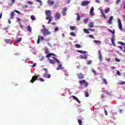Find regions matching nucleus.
Listing matches in <instances>:
<instances>
[{
    "instance_id": "nucleus-1",
    "label": "nucleus",
    "mask_w": 125,
    "mask_h": 125,
    "mask_svg": "<svg viewBox=\"0 0 125 125\" xmlns=\"http://www.w3.org/2000/svg\"><path fill=\"white\" fill-rule=\"evenodd\" d=\"M46 14V20H48V24H49L52 21V16H51V11L49 10H46L45 11Z\"/></svg>"
},
{
    "instance_id": "nucleus-2",
    "label": "nucleus",
    "mask_w": 125,
    "mask_h": 125,
    "mask_svg": "<svg viewBox=\"0 0 125 125\" xmlns=\"http://www.w3.org/2000/svg\"><path fill=\"white\" fill-rule=\"evenodd\" d=\"M53 60L48 59V61L50 64H55L56 62H58L59 64L60 63V62L59 61V60H58V59H57V58L53 57Z\"/></svg>"
},
{
    "instance_id": "nucleus-3",
    "label": "nucleus",
    "mask_w": 125,
    "mask_h": 125,
    "mask_svg": "<svg viewBox=\"0 0 125 125\" xmlns=\"http://www.w3.org/2000/svg\"><path fill=\"white\" fill-rule=\"evenodd\" d=\"M41 32L43 33V36H49V35L51 34L50 32L48 31V30H47L46 28L42 29Z\"/></svg>"
},
{
    "instance_id": "nucleus-4",
    "label": "nucleus",
    "mask_w": 125,
    "mask_h": 125,
    "mask_svg": "<svg viewBox=\"0 0 125 125\" xmlns=\"http://www.w3.org/2000/svg\"><path fill=\"white\" fill-rule=\"evenodd\" d=\"M39 77H40V75H34L32 77V79L30 81V83H35V82H36V81H39Z\"/></svg>"
},
{
    "instance_id": "nucleus-5",
    "label": "nucleus",
    "mask_w": 125,
    "mask_h": 125,
    "mask_svg": "<svg viewBox=\"0 0 125 125\" xmlns=\"http://www.w3.org/2000/svg\"><path fill=\"white\" fill-rule=\"evenodd\" d=\"M79 83L81 85L83 84L84 86H88V83L84 80H80Z\"/></svg>"
},
{
    "instance_id": "nucleus-6",
    "label": "nucleus",
    "mask_w": 125,
    "mask_h": 125,
    "mask_svg": "<svg viewBox=\"0 0 125 125\" xmlns=\"http://www.w3.org/2000/svg\"><path fill=\"white\" fill-rule=\"evenodd\" d=\"M90 3V1L88 0H84L81 2L82 6H87Z\"/></svg>"
},
{
    "instance_id": "nucleus-7",
    "label": "nucleus",
    "mask_w": 125,
    "mask_h": 125,
    "mask_svg": "<svg viewBox=\"0 0 125 125\" xmlns=\"http://www.w3.org/2000/svg\"><path fill=\"white\" fill-rule=\"evenodd\" d=\"M118 23L119 29H120L121 31H123V25L122 24V21H121V20L120 19H118Z\"/></svg>"
},
{
    "instance_id": "nucleus-8",
    "label": "nucleus",
    "mask_w": 125,
    "mask_h": 125,
    "mask_svg": "<svg viewBox=\"0 0 125 125\" xmlns=\"http://www.w3.org/2000/svg\"><path fill=\"white\" fill-rule=\"evenodd\" d=\"M77 77L79 80H83V79H84V76L82 73H80L77 74Z\"/></svg>"
},
{
    "instance_id": "nucleus-9",
    "label": "nucleus",
    "mask_w": 125,
    "mask_h": 125,
    "mask_svg": "<svg viewBox=\"0 0 125 125\" xmlns=\"http://www.w3.org/2000/svg\"><path fill=\"white\" fill-rule=\"evenodd\" d=\"M41 40V41H44V38L42 36L40 37V36H38V40H37V43L38 44H39V43H40V42Z\"/></svg>"
},
{
    "instance_id": "nucleus-10",
    "label": "nucleus",
    "mask_w": 125,
    "mask_h": 125,
    "mask_svg": "<svg viewBox=\"0 0 125 125\" xmlns=\"http://www.w3.org/2000/svg\"><path fill=\"white\" fill-rule=\"evenodd\" d=\"M55 56V57H57V56L54 54V53H49L46 56V58H49V57H51V56Z\"/></svg>"
},
{
    "instance_id": "nucleus-11",
    "label": "nucleus",
    "mask_w": 125,
    "mask_h": 125,
    "mask_svg": "<svg viewBox=\"0 0 125 125\" xmlns=\"http://www.w3.org/2000/svg\"><path fill=\"white\" fill-rule=\"evenodd\" d=\"M43 77L47 79H50V77H51V75L49 74H47V73H45Z\"/></svg>"
},
{
    "instance_id": "nucleus-12",
    "label": "nucleus",
    "mask_w": 125,
    "mask_h": 125,
    "mask_svg": "<svg viewBox=\"0 0 125 125\" xmlns=\"http://www.w3.org/2000/svg\"><path fill=\"white\" fill-rule=\"evenodd\" d=\"M93 11H94V7H91L90 11V14L91 16H94V15Z\"/></svg>"
},
{
    "instance_id": "nucleus-13",
    "label": "nucleus",
    "mask_w": 125,
    "mask_h": 125,
    "mask_svg": "<svg viewBox=\"0 0 125 125\" xmlns=\"http://www.w3.org/2000/svg\"><path fill=\"white\" fill-rule=\"evenodd\" d=\"M66 11H67V8L64 7L62 11V14L63 16H66V15L67 14L66 13Z\"/></svg>"
},
{
    "instance_id": "nucleus-14",
    "label": "nucleus",
    "mask_w": 125,
    "mask_h": 125,
    "mask_svg": "<svg viewBox=\"0 0 125 125\" xmlns=\"http://www.w3.org/2000/svg\"><path fill=\"white\" fill-rule=\"evenodd\" d=\"M72 97L73 99H74V100H76V101H77L78 103L81 104V101H80V100H79V99L77 98V97L75 96H72Z\"/></svg>"
},
{
    "instance_id": "nucleus-15",
    "label": "nucleus",
    "mask_w": 125,
    "mask_h": 125,
    "mask_svg": "<svg viewBox=\"0 0 125 125\" xmlns=\"http://www.w3.org/2000/svg\"><path fill=\"white\" fill-rule=\"evenodd\" d=\"M60 16H61V15H60V13H57L55 16V18L56 20H58L60 19Z\"/></svg>"
},
{
    "instance_id": "nucleus-16",
    "label": "nucleus",
    "mask_w": 125,
    "mask_h": 125,
    "mask_svg": "<svg viewBox=\"0 0 125 125\" xmlns=\"http://www.w3.org/2000/svg\"><path fill=\"white\" fill-rule=\"evenodd\" d=\"M111 42H112V43L113 45L114 46H116V44H115V37L114 36H113L111 38Z\"/></svg>"
},
{
    "instance_id": "nucleus-17",
    "label": "nucleus",
    "mask_w": 125,
    "mask_h": 125,
    "mask_svg": "<svg viewBox=\"0 0 125 125\" xmlns=\"http://www.w3.org/2000/svg\"><path fill=\"white\" fill-rule=\"evenodd\" d=\"M14 15H15V13L14 12H11L10 14V19H14Z\"/></svg>"
},
{
    "instance_id": "nucleus-18",
    "label": "nucleus",
    "mask_w": 125,
    "mask_h": 125,
    "mask_svg": "<svg viewBox=\"0 0 125 125\" xmlns=\"http://www.w3.org/2000/svg\"><path fill=\"white\" fill-rule=\"evenodd\" d=\"M94 26V22H91L89 23L88 24L89 28H93Z\"/></svg>"
},
{
    "instance_id": "nucleus-19",
    "label": "nucleus",
    "mask_w": 125,
    "mask_h": 125,
    "mask_svg": "<svg viewBox=\"0 0 125 125\" xmlns=\"http://www.w3.org/2000/svg\"><path fill=\"white\" fill-rule=\"evenodd\" d=\"M47 3H49V4H50L51 5H53V4H54V1L48 0Z\"/></svg>"
},
{
    "instance_id": "nucleus-20",
    "label": "nucleus",
    "mask_w": 125,
    "mask_h": 125,
    "mask_svg": "<svg viewBox=\"0 0 125 125\" xmlns=\"http://www.w3.org/2000/svg\"><path fill=\"white\" fill-rule=\"evenodd\" d=\"M80 58L81 59H87V56L86 55H84V56L82 55L80 56Z\"/></svg>"
},
{
    "instance_id": "nucleus-21",
    "label": "nucleus",
    "mask_w": 125,
    "mask_h": 125,
    "mask_svg": "<svg viewBox=\"0 0 125 125\" xmlns=\"http://www.w3.org/2000/svg\"><path fill=\"white\" fill-rule=\"evenodd\" d=\"M93 42L97 43L98 45H100V44H101V41H100L94 40L93 41Z\"/></svg>"
},
{
    "instance_id": "nucleus-22",
    "label": "nucleus",
    "mask_w": 125,
    "mask_h": 125,
    "mask_svg": "<svg viewBox=\"0 0 125 125\" xmlns=\"http://www.w3.org/2000/svg\"><path fill=\"white\" fill-rule=\"evenodd\" d=\"M77 52L78 53H82V54H85L86 53V51H85L78 50Z\"/></svg>"
},
{
    "instance_id": "nucleus-23",
    "label": "nucleus",
    "mask_w": 125,
    "mask_h": 125,
    "mask_svg": "<svg viewBox=\"0 0 125 125\" xmlns=\"http://www.w3.org/2000/svg\"><path fill=\"white\" fill-rule=\"evenodd\" d=\"M113 16H111L109 18V20L108 21V23H109V24H111V23H112V21L113 20Z\"/></svg>"
},
{
    "instance_id": "nucleus-24",
    "label": "nucleus",
    "mask_w": 125,
    "mask_h": 125,
    "mask_svg": "<svg viewBox=\"0 0 125 125\" xmlns=\"http://www.w3.org/2000/svg\"><path fill=\"white\" fill-rule=\"evenodd\" d=\"M59 66L58 68H57V70H62V64L61 63H59Z\"/></svg>"
},
{
    "instance_id": "nucleus-25",
    "label": "nucleus",
    "mask_w": 125,
    "mask_h": 125,
    "mask_svg": "<svg viewBox=\"0 0 125 125\" xmlns=\"http://www.w3.org/2000/svg\"><path fill=\"white\" fill-rule=\"evenodd\" d=\"M27 30L28 31V32H30V33L32 32V27H31V26L30 25L27 26Z\"/></svg>"
},
{
    "instance_id": "nucleus-26",
    "label": "nucleus",
    "mask_w": 125,
    "mask_h": 125,
    "mask_svg": "<svg viewBox=\"0 0 125 125\" xmlns=\"http://www.w3.org/2000/svg\"><path fill=\"white\" fill-rule=\"evenodd\" d=\"M4 42H6V43H9L11 42V40L10 39H5Z\"/></svg>"
},
{
    "instance_id": "nucleus-27",
    "label": "nucleus",
    "mask_w": 125,
    "mask_h": 125,
    "mask_svg": "<svg viewBox=\"0 0 125 125\" xmlns=\"http://www.w3.org/2000/svg\"><path fill=\"white\" fill-rule=\"evenodd\" d=\"M77 21H80L81 20V16H80V14H79V13H77Z\"/></svg>"
},
{
    "instance_id": "nucleus-28",
    "label": "nucleus",
    "mask_w": 125,
    "mask_h": 125,
    "mask_svg": "<svg viewBox=\"0 0 125 125\" xmlns=\"http://www.w3.org/2000/svg\"><path fill=\"white\" fill-rule=\"evenodd\" d=\"M30 18L32 21H35L36 20V18L35 17V16L34 15H31L30 17Z\"/></svg>"
},
{
    "instance_id": "nucleus-29",
    "label": "nucleus",
    "mask_w": 125,
    "mask_h": 125,
    "mask_svg": "<svg viewBox=\"0 0 125 125\" xmlns=\"http://www.w3.org/2000/svg\"><path fill=\"white\" fill-rule=\"evenodd\" d=\"M70 29L71 30V31H74V30H76V26H70Z\"/></svg>"
},
{
    "instance_id": "nucleus-30",
    "label": "nucleus",
    "mask_w": 125,
    "mask_h": 125,
    "mask_svg": "<svg viewBox=\"0 0 125 125\" xmlns=\"http://www.w3.org/2000/svg\"><path fill=\"white\" fill-rule=\"evenodd\" d=\"M22 41V38H20L18 40L16 41V42L17 43H19V42H21Z\"/></svg>"
},
{
    "instance_id": "nucleus-31",
    "label": "nucleus",
    "mask_w": 125,
    "mask_h": 125,
    "mask_svg": "<svg viewBox=\"0 0 125 125\" xmlns=\"http://www.w3.org/2000/svg\"><path fill=\"white\" fill-rule=\"evenodd\" d=\"M44 52H45V54H48L49 52V50H48V48H46L45 49Z\"/></svg>"
},
{
    "instance_id": "nucleus-32",
    "label": "nucleus",
    "mask_w": 125,
    "mask_h": 125,
    "mask_svg": "<svg viewBox=\"0 0 125 125\" xmlns=\"http://www.w3.org/2000/svg\"><path fill=\"white\" fill-rule=\"evenodd\" d=\"M78 123L79 125H82L83 121H82V120H81V119H79V120H78Z\"/></svg>"
},
{
    "instance_id": "nucleus-33",
    "label": "nucleus",
    "mask_w": 125,
    "mask_h": 125,
    "mask_svg": "<svg viewBox=\"0 0 125 125\" xmlns=\"http://www.w3.org/2000/svg\"><path fill=\"white\" fill-rule=\"evenodd\" d=\"M83 31L84 32V33H85L86 34H89V31H88V30L84 28L83 29Z\"/></svg>"
},
{
    "instance_id": "nucleus-34",
    "label": "nucleus",
    "mask_w": 125,
    "mask_h": 125,
    "mask_svg": "<svg viewBox=\"0 0 125 125\" xmlns=\"http://www.w3.org/2000/svg\"><path fill=\"white\" fill-rule=\"evenodd\" d=\"M84 94H85V96L86 97H88V96H89V94L88 93V92L85 91L84 92Z\"/></svg>"
},
{
    "instance_id": "nucleus-35",
    "label": "nucleus",
    "mask_w": 125,
    "mask_h": 125,
    "mask_svg": "<svg viewBox=\"0 0 125 125\" xmlns=\"http://www.w3.org/2000/svg\"><path fill=\"white\" fill-rule=\"evenodd\" d=\"M108 12H110V8H107L104 11V13H108Z\"/></svg>"
},
{
    "instance_id": "nucleus-36",
    "label": "nucleus",
    "mask_w": 125,
    "mask_h": 125,
    "mask_svg": "<svg viewBox=\"0 0 125 125\" xmlns=\"http://www.w3.org/2000/svg\"><path fill=\"white\" fill-rule=\"evenodd\" d=\"M103 81L104 82V83L105 84H108V82H107V80H106V79L104 78L103 79Z\"/></svg>"
},
{
    "instance_id": "nucleus-37",
    "label": "nucleus",
    "mask_w": 125,
    "mask_h": 125,
    "mask_svg": "<svg viewBox=\"0 0 125 125\" xmlns=\"http://www.w3.org/2000/svg\"><path fill=\"white\" fill-rule=\"evenodd\" d=\"M75 47H76L77 48H81V45H80V44H75Z\"/></svg>"
},
{
    "instance_id": "nucleus-38",
    "label": "nucleus",
    "mask_w": 125,
    "mask_h": 125,
    "mask_svg": "<svg viewBox=\"0 0 125 125\" xmlns=\"http://www.w3.org/2000/svg\"><path fill=\"white\" fill-rule=\"evenodd\" d=\"M70 36H72L73 37H75L76 36V33L74 32H72L70 33Z\"/></svg>"
},
{
    "instance_id": "nucleus-39",
    "label": "nucleus",
    "mask_w": 125,
    "mask_h": 125,
    "mask_svg": "<svg viewBox=\"0 0 125 125\" xmlns=\"http://www.w3.org/2000/svg\"><path fill=\"white\" fill-rule=\"evenodd\" d=\"M118 43L121 45H125V43L122 42H118Z\"/></svg>"
},
{
    "instance_id": "nucleus-40",
    "label": "nucleus",
    "mask_w": 125,
    "mask_h": 125,
    "mask_svg": "<svg viewBox=\"0 0 125 125\" xmlns=\"http://www.w3.org/2000/svg\"><path fill=\"white\" fill-rule=\"evenodd\" d=\"M118 84H125V81H122L120 82V83H118Z\"/></svg>"
},
{
    "instance_id": "nucleus-41",
    "label": "nucleus",
    "mask_w": 125,
    "mask_h": 125,
    "mask_svg": "<svg viewBox=\"0 0 125 125\" xmlns=\"http://www.w3.org/2000/svg\"><path fill=\"white\" fill-rule=\"evenodd\" d=\"M37 1L38 2H39V3H40L41 5H42V0H37Z\"/></svg>"
},
{
    "instance_id": "nucleus-42",
    "label": "nucleus",
    "mask_w": 125,
    "mask_h": 125,
    "mask_svg": "<svg viewBox=\"0 0 125 125\" xmlns=\"http://www.w3.org/2000/svg\"><path fill=\"white\" fill-rule=\"evenodd\" d=\"M87 21H88V19H84V22L86 23H87Z\"/></svg>"
},
{
    "instance_id": "nucleus-43",
    "label": "nucleus",
    "mask_w": 125,
    "mask_h": 125,
    "mask_svg": "<svg viewBox=\"0 0 125 125\" xmlns=\"http://www.w3.org/2000/svg\"><path fill=\"white\" fill-rule=\"evenodd\" d=\"M99 59L101 61H102V55H99Z\"/></svg>"
},
{
    "instance_id": "nucleus-44",
    "label": "nucleus",
    "mask_w": 125,
    "mask_h": 125,
    "mask_svg": "<svg viewBox=\"0 0 125 125\" xmlns=\"http://www.w3.org/2000/svg\"><path fill=\"white\" fill-rule=\"evenodd\" d=\"M14 11H15V12H16V13H18V14H21V13L20 12H19V11L15 10Z\"/></svg>"
},
{
    "instance_id": "nucleus-45",
    "label": "nucleus",
    "mask_w": 125,
    "mask_h": 125,
    "mask_svg": "<svg viewBox=\"0 0 125 125\" xmlns=\"http://www.w3.org/2000/svg\"><path fill=\"white\" fill-rule=\"evenodd\" d=\"M120 2H121V0H116V4H119V3H120Z\"/></svg>"
},
{
    "instance_id": "nucleus-46",
    "label": "nucleus",
    "mask_w": 125,
    "mask_h": 125,
    "mask_svg": "<svg viewBox=\"0 0 125 125\" xmlns=\"http://www.w3.org/2000/svg\"><path fill=\"white\" fill-rule=\"evenodd\" d=\"M54 31H55V32H57V31H59V28H58V27H56L55 28Z\"/></svg>"
},
{
    "instance_id": "nucleus-47",
    "label": "nucleus",
    "mask_w": 125,
    "mask_h": 125,
    "mask_svg": "<svg viewBox=\"0 0 125 125\" xmlns=\"http://www.w3.org/2000/svg\"><path fill=\"white\" fill-rule=\"evenodd\" d=\"M117 75H118V76H121V72H120L119 71H117Z\"/></svg>"
},
{
    "instance_id": "nucleus-48",
    "label": "nucleus",
    "mask_w": 125,
    "mask_h": 125,
    "mask_svg": "<svg viewBox=\"0 0 125 125\" xmlns=\"http://www.w3.org/2000/svg\"><path fill=\"white\" fill-rule=\"evenodd\" d=\"M91 62H92L91 61H89L87 63V65H90V64H91Z\"/></svg>"
},
{
    "instance_id": "nucleus-49",
    "label": "nucleus",
    "mask_w": 125,
    "mask_h": 125,
    "mask_svg": "<svg viewBox=\"0 0 125 125\" xmlns=\"http://www.w3.org/2000/svg\"><path fill=\"white\" fill-rule=\"evenodd\" d=\"M22 8H28V5H24L22 6Z\"/></svg>"
},
{
    "instance_id": "nucleus-50",
    "label": "nucleus",
    "mask_w": 125,
    "mask_h": 125,
    "mask_svg": "<svg viewBox=\"0 0 125 125\" xmlns=\"http://www.w3.org/2000/svg\"><path fill=\"white\" fill-rule=\"evenodd\" d=\"M102 15L104 19H106V18H107V17H106V15H105V14H103Z\"/></svg>"
},
{
    "instance_id": "nucleus-51",
    "label": "nucleus",
    "mask_w": 125,
    "mask_h": 125,
    "mask_svg": "<svg viewBox=\"0 0 125 125\" xmlns=\"http://www.w3.org/2000/svg\"><path fill=\"white\" fill-rule=\"evenodd\" d=\"M36 66H37V63H34L33 65H32V68H35V67H36Z\"/></svg>"
},
{
    "instance_id": "nucleus-52",
    "label": "nucleus",
    "mask_w": 125,
    "mask_h": 125,
    "mask_svg": "<svg viewBox=\"0 0 125 125\" xmlns=\"http://www.w3.org/2000/svg\"><path fill=\"white\" fill-rule=\"evenodd\" d=\"M104 113L106 116H108V113H107V110L106 109L104 110Z\"/></svg>"
},
{
    "instance_id": "nucleus-53",
    "label": "nucleus",
    "mask_w": 125,
    "mask_h": 125,
    "mask_svg": "<svg viewBox=\"0 0 125 125\" xmlns=\"http://www.w3.org/2000/svg\"><path fill=\"white\" fill-rule=\"evenodd\" d=\"M92 72L94 74V75H96V71H95L94 69H92Z\"/></svg>"
},
{
    "instance_id": "nucleus-54",
    "label": "nucleus",
    "mask_w": 125,
    "mask_h": 125,
    "mask_svg": "<svg viewBox=\"0 0 125 125\" xmlns=\"http://www.w3.org/2000/svg\"><path fill=\"white\" fill-rule=\"evenodd\" d=\"M118 47H119V48H120V49L121 50H123L124 48L122 46H118Z\"/></svg>"
},
{
    "instance_id": "nucleus-55",
    "label": "nucleus",
    "mask_w": 125,
    "mask_h": 125,
    "mask_svg": "<svg viewBox=\"0 0 125 125\" xmlns=\"http://www.w3.org/2000/svg\"><path fill=\"white\" fill-rule=\"evenodd\" d=\"M115 61H116V62H120V61L119 60V59L116 58L115 59Z\"/></svg>"
},
{
    "instance_id": "nucleus-56",
    "label": "nucleus",
    "mask_w": 125,
    "mask_h": 125,
    "mask_svg": "<svg viewBox=\"0 0 125 125\" xmlns=\"http://www.w3.org/2000/svg\"><path fill=\"white\" fill-rule=\"evenodd\" d=\"M100 12L101 13V14H104V12H103V10H102V9H101L100 10Z\"/></svg>"
},
{
    "instance_id": "nucleus-57",
    "label": "nucleus",
    "mask_w": 125,
    "mask_h": 125,
    "mask_svg": "<svg viewBox=\"0 0 125 125\" xmlns=\"http://www.w3.org/2000/svg\"><path fill=\"white\" fill-rule=\"evenodd\" d=\"M17 21H18V22H20L21 21V19H20V18H18L17 19Z\"/></svg>"
},
{
    "instance_id": "nucleus-58",
    "label": "nucleus",
    "mask_w": 125,
    "mask_h": 125,
    "mask_svg": "<svg viewBox=\"0 0 125 125\" xmlns=\"http://www.w3.org/2000/svg\"><path fill=\"white\" fill-rule=\"evenodd\" d=\"M15 0H11V1H12V4H14V2H15Z\"/></svg>"
},
{
    "instance_id": "nucleus-59",
    "label": "nucleus",
    "mask_w": 125,
    "mask_h": 125,
    "mask_svg": "<svg viewBox=\"0 0 125 125\" xmlns=\"http://www.w3.org/2000/svg\"><path fill=\"white\" fill-rule=\"evenodd\" d=\"M43 71H45L46 72L45 73H47V69L43 68Z\"/></svg>"
},
{
    "instance_id": "nucleus-60",
    "label": "nucleus",
    "mask_w": 125,
    "mask_h": 125,
    "mask_svg": "<svg viewBox=\"0 0 125 125\" xmlns=\"http://www.w3.org/2000/svg\"><path fill=\"white\" fill-rule=\"evenodd\" d=\"M88 30L89 31H95V29H90V28H88Z\"/></svg>"
},
{
    "instance_id": "nucleus-61",
    "label": "nucleus",
    "mask_w": 125,
    "mask_h": 125,
    "mask_svg": "<svg viewBox=\"0 0 125 125\" xmlns=\"http://www.w3.org/2000/svg\"><path fill=\"white\" fill-rule=\"evenodd\" d=\"M1 17H2V12L0 14V19H1Z\"/></svg>"
},
{
    "instance_id": "nucleus-62",
    "label": "nucleus",
    "mask_w": 125,
    "mask_h": 125,
    "mask_svg": "<svg viewBox=\"0 0 125 125\" xmlns=\"http://www.w3.org/2000/svg\"><path fill=\"white\" fill-rule=\"evenodd\" d=\"M40 81H41V82H44V79H42V78H41L40 79Z\"/></svg>"
},
{
    "instance_id": "nucleus-63",
    "label": "nucleus",
    "mask_w": 125,
    "mask_h": 125,
    "mask_svg": "<svg viewBox=\"0 0 125 125\" xmlns=\"http://www.w3.org/2000/svg\"><path fill=\"white\" fill-rule=\"evenodd\" d=\"M110 60H111V58L107 59V62H110Z\"/></svg>"
},
{
    "instance_id": "nucleus-64",
    "label": "nucleus",
    "mask_w": 125,
    "mask_h": 125,
    "mask_svg": "<svg viewBox=\"0 0 125 125\" xmlns=\"http://www.w3.org/2000/svg\"><path fill=\"white\" fill-rule=\"evenodd\" d=\"M89 38H92V39H93V38H94V37H93V36H92V35H89Z\"/></svg>"
}]
</instances>
